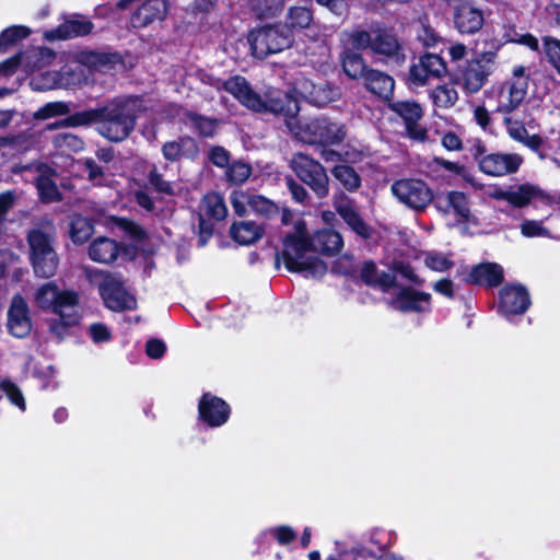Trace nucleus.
<instances>
[{
  "label": "nucleus",
  "instance_id": "nucleus-37",
  "mask_svg": "<svg viewBox=\"0 0 560 560\" xmlns=\"http://www.w3.org/2000/svg\"><path fill=\"white\" fill-rule=\"evenodd\" d=\"M343 72L353 80L364 79L366 65L361 55L351 50H345L340 57Z\"/></svg>",
  "mask_w": 560,
  "mask_h": 560
},
{
  "label": "nucleus",
  "instance_id": "nucleus-54",
  "mask_svg": "<svg viewBox=\"0 0 560 560\" xmlns=\"http://www.w3.org/2000/svg\"><path fill=\"white\" fill-rule=\"evenodd\" d=\"M277 208L276 205L270 201L269 199L259 196V195H253L250 194V211L264 214V215H270L273 212H276Z\"/></svg>",
  "mask_w": 560,
  "mask_h": 560
},
{
  "label": "nucleus",
  "instance_id": "nucleus-30",
  "mask_svg": "<svg viewBox=\"0 0 560 560\" xmlns=\"http://www.w3.org/2000/svg\"><path fill=\"white\" fill-rule=\"evenodd\" d=\"M92 23L86 20H69L58 26L56 30L45 33L48 40L68 39L77 36H83L92 31Z\"/></svg>",
  "mask_w": 560,
  "mask_h": 560
},
{
  "label": "nucleus",
  "instance_id": "nucleus-63",
  "mask_svg": "<svg viewBox=\"0 0 560 560\" xmlns=\"http://www.w3.org/2000/svg\"><path fill=\"white\" fill-rule=\"evenodd\" d=\"M166 350L165 343L160 339H151L147 342V354L152 359H160Z\"/></svg>",
  "mask_w": 560,
  "mask_h": 560
},
{
  "label": "nucleus",
  "instance_id": "nucleus-3",
  "mask_svg": "<svg viewBox=\"0 0 560 560\" xmlns=\"http://www.w3.org/2000/svg\"><path fill=\"white\" fill-rule=\"evenodd\" d=\"M35 302L40 308L51 310L58 315L60 323L50 326L51 331L58 337H62L66 328L75 325L80 319L78 294L70 290H59L52 282L45 283L36 290Z\"/></svg>",
  "mask_w": 560,
  "mask_h": 560
},
{
  "label": "nucleus",
  "instance_id": "nucleus-7",
  "mask_svg": "<svg viewBox=\"0 0 560 560\" xmlns=\"http://www.w3.org/2000/svg\"><path fill=\"white\" fill-rule=\"evenodd\" d=\"M453 11V24L462 35L477 34L485 24V0H445Z\"/></svg>",
  "mask_w": 560,
  "mask_h": 560
},
{
  "label": "nucleus",
  "instance_id": "nucleus-38",
  "mask_svg": "<svg viewBox=\"0 0 560 560\" xmlns=\"http://www.w3.org/2000/svg\"><path fill=\"white\" fill-rule=\"evenodd\" d=\"M430 98L440 108H450L458 100V93L453 84H441L430 91Z\"/></svg>",
  "mask_w": 560,
  "mask_h": 560
},
{
  "label": "nucleus",
  "instance_id": "nucleus-33",
  "mask_svg": "<svg viewBox=\"0 0 560 560\" xmlns=\"http://www.w3.org/2000/svg\"><path fill=\"white\" fill-rule=\"evenodd\" d=\"M34 272L42 278L52 277L59 265V259L55 250H48L43 254L31 255Z\"/></svg>",
  "mask_w": 560,
  "mask_h": 560
},
{
  "label": "nucleus",
  "instance_id": "nucleus-24",
  "mask_svg": "<svg viewBox=\"0 0 560 560\" xmlns=\"http://www.w3.org/2000/svg\"><path fill=\"white\" fill-rule=\"evenodd\" d=\"M120 247L109 237H97L89 246V257L100 264H109L118 257Z\"/></svg>",
  "mask_w": 560,
  "mask_h": 560
},
{
  "label": "nucleus",
  "instance_id": "nucleus-41",
  "mask_svg": "<svg viewBox=\"0 0 560 560\" xmlns=\"http://www.w3.org/2000/svg\"><path fill=\"white\" fill-rule=\"evenodd\" d=\"M335 178L348 190H357L361 185L358 173L348 165H337L332 168Z\"/></svg>",
  "mask_w": 560,
  "mask_h": 560
},
{
  "label": "nucleus",
  "instance_id": "nucleus-11",
  "mask_svg": "<svg viewBox=\"0 0 560 560\" xmlns=\"http://www.w3.org/2000/svg\"><path fill=\"white\" fill-rule=\"evenodd\" d=\"M390 189L400 202L415 210L424 209L433 199L431 189L420 179L396 180Z\"/></svg>",
  "mask_w": 560,
  "mask_h": 560
},
{
  "label": "nucleus",
  "instance_id": "nucleus-46",
  "mask_svg": "<svg viewBox=\"0 0 560 560\" xmlns=\"http://www.w3.org/2000/svg\"><path fill=\"white\" fill-rule=\"evenodd\" d=\"M71 108L68 103L65 102H50L38 108L34 113L35 119L45 120L56 116H65L70 114Z\"/></svg>",
  "mask_w": 560,
  "mask_h": 560
},
{
  "label": "nucleus",
  "instance_id": "nucleus-20",
  "mask_svg": "<svg viewBox=\"0 0 560 560\" xmlns=\"http://www.w3.org/2000/svg\"><path fill=\"white\" fill-rule=\"evenodd\" d=\"M529 304V294L523 285H505L500 291V311L504 315L523 314Z\"/></svg>",
  "mask_w": 560,
  "mask_h": 560
},
{
  "label": "nucleus",
  "instance_id": "nucleus-21",
  "mask_svg": "<svg viewBox=\"0 0 560 560\" xmlns=\"http://www.w3.org/2000/svg\"><path fill=\"white\" fill-rule=\"evenodd\" d=\"M199 415L210 427H220L228 421L230 407L221 398L205 394L199 402Z\"/></svg>",
  "mask_w": 560,
  "mask_h": 560
},
{
  "label": "nucleus",
  "instance_id": "nucleus-60",
  "mask_svg": "<svg viewBox=\"0 0 560 560\" xmlns=\"http://www.w3.org/2000/svg\"><path fill=\"white\" fill-rule=\"evenodd\" d=\"M210 161L218 167H228L230 155L222 147H214L209 152Z\"/></svg>",
  "mask_w": 560,
  "mask_h": 560
},
{
  "label": "nucleus",
  "instance_id": "nucleus-44",
  "mask_svg": "<svg viewBox=\"0 0 560 560\" xmlns=\"http://www.w3.org/2000/svg\"><path fill=\"white\" fill-rule=\"evenodd\" d=\"M31 30L23 25H13L3 30L0 34V51H4L9 46L26 38Z\"/></svg>",
  "mask_w": 560,
  "mask_h": 560
},
{
  "label": "nucleus",
  "instance_id": "nucleus-50",
  "mask_svg": "<svg viewBox=\"0 0 560 560\" xmlns=\"http://www.w3.org/2000/svg\"><path fill=\"white\" fill-rule=\"evenodd\" d=\"M38 194L44 201H55L59 198V192L54 180L43 174L36 179Z\"/></svg>",
  "mask_w": 560,
  "mask_h": 560
},
{
  "label": "nucleus",
  "instance_id": "nucleus-26",
  "mask_svg": "<svg viewBox=\"0 0 560 560\" xmlns=\"http://www.w3.org/2000/svg\"><path fill=\"white\" fill-rule=\"evenodd\" d=\"M347 136V128L343 124L319 116L318 143L322 145H334L341 143Z\"/></svg>",
  "mask_w": 560,
  "mask_h": 560
},
{
  "label": "nucleus",
  "instance_id": "nucleus-12",
  "mask_svg": "<svg viewBox=\"0 0 560 560\" xmlns=\"http://www.w3.org/2000/svg\"><path fill=\"white\" fill-rule=\"evenodd\" d=\"M497 55L492 51L480 54L471 60L463 73V88L468 93H477L494 70Z\"/></svg>",
  "mask_w": 560,
  "mask_h": 560
},
{
  "label": "nucleus",
  "instance_id": "nucleus-47",
  "mask_svg": "<svg viewBox=\"0 0 560 560\" xmlns=\"http://www.w3.org/2000/svg\"><path fill=\"white\" fill-rule=\"evenodd\" d=\"M347 40L351 45L352 48L358 50H364L372 47L374 28L371 31H365L362 28H355L347 34Z\"/></svg>",
  "mask_w": 560,
  "mask_h": 560
},
{
  "label": "nucleus",
  "instance_id": "nucleus-59",
  "mask_svg": "<svg viewBox=\"0 0 560 560\" xmlns=\"http://www.w3.org/2000/svg\"><path fill=\"white\" fill-rule=\"evenodd\" d=\"M270 533L280 545H287L296 538V533L289 526L275 527Z\"/></svg>",
  "mask_w": 560,
  "mask_h": 560
},
{
  "label": "nucleus",
  "instance_id": "nucleus-23",
  "mask_svg": "<svg viewBox=\"0 0 560 560\" xmlns=\"http://www.w3.org/2000/svg\"><path fill=\"white\" fill-rule=\"evenodd\" d=\"M364 86L380 98L389 100L394 92L395 81L382 71L369 69L364 75Z\"/></svg>",
  "mask_w": 560,
  "mask_h": 560
},
{
  "label": "nucleus",
  "instance_id": "nucleus-49",
  "mask_svg": "<svg viewBox=\"0 0 560 560\" xmlns=\"http://www.w3.org/2000/svg\"><path fill=\"white\" fill-rule=\"evenodd\" d=\"M424 265L436 272H444L453 267L452 259L442 253L427 252L423 259Z\"/></svg>",
  "mask_w": 560,
  "mask_h": 560
},
{
  "label": "nucleus",
  "instance_id": "nucleus-61",
  "mask_svg": "<svg viewBox=\"0 0 560 560\" xmlns=\"http://www.w3.org/2000/svg\"><path fill=\"white\" fill-rule=\"evenodd\" d=\"M84 166L88 172L89 179L94 182L97 185H101L104 179V172L101 166H98L93 160L86 159L84 161Z\"/></svg>",
  "mask_w": 560,
  "mask_h": 560
},
{
  "label": "nucleus",
  "instance_id": "nucleus-43",
  "mask_svg": "<svg viewBox=\"0 0 560 560\" xmlns=\"http://www.w3.org/2000/svg\"><path fill=\"white\" fill-rule=\"evenodd\" d=\"M70 234L74 243L82 244L93 234V225L88 219L75 217L71 221Z\"/></svg>",
  "mask_w": 560,
  "mask_h": 560
},
{
  "label": "nucleus",
  "instance_id": "nucleus-13",
  "mask_svg": "<svg viewBox=\"0 0 560 560\" xmlns=\"http://www.w3.org/2000/svg\"><path fill=\"white\" fill-rule=\"evenodd\" d=\"M446 71L442 58L438 55L428 54L422 56L409 69V82L415 86L429 84L431 80L441 78Z\"/></svg>",
  "mask_w": 560,
  "mask_h": 560
},
{
  "label": "nucleus",
  "instance_id": "nucleus-15",
  "mask_svg": "<svg viewBox=\"0 0 560 560\" xmlns=\"http://www.w3.org/2000/svg\"><path fill=\"white\" fill-rule=\"evenodd\" d=\"M523 162L517 153H490L479 160V168L487 175L501 177L516 173Z\"/></svg>",
  "mask_w": 560,
  "mask_h": 560
},
{
  "label": "nucleus",
  "instance_id": "nucleus-35",
  "mask_svg": "<svg viewBox=\"0 0 560 560\" xmlns=\"http://www.w3.org/2000/svg\"><path fill=\"white\" fill-rule=\"evenodd\" d=\"M337 212L358 235L366 238L370 236V229L362 220L355 208L351 203H339L336 206Z\"/></svg>",
  "mask_w": 560,
  "mask_h": 560
},
{
  "label": "nucleus",
  "instance_id": "nucleus-2",
  "mask_svg": "<svg viewBox=\"0 0 560 560\" xmlns=\"http://www.w3.org/2000/svg\"><path fill=\"white\" fill-rule=\"evenodd\" d=\"M148 109L147 102L138 96H122L96 109L75 113L67 124L90 125L97 122L98 133L113 142L129 137L136 126L137 118Z\"/></svg>",
  "mask_w": 560,
  "mask_h": 560
},
{
  "label": "nucleus",
  "instance_id": "nucleus-57",
  "mask_svg": "<svg viewBox=\"0 0 560 560\" xmlns=\"http://www.w3.org/2000/svg\"><path fill=\"white\" fill-rule=\"evenodd\" d=\"M194 127L206 137H210L215 131V122L212 119L197 116V115H190L189 116Z\"/></svg>",
  "mask_w": 560,
  "mask_h": 560
},
{
  "label": "nucleus",
  "instance_id": "nucleus-22",
  "mask_svg": "<svg viewBox=\"0 0 560 560\" xmlns=\"http://www.w3.org/2000/svg\"><path fill=\"white\" fill-rule=\"evenodd\" d=\"M54 240L55 228L50 221H45L40 225L32 229L27 234L31 255L55 250L52 245Z\"/></svg>",
  "mask_w": 560,
  "mask_h": 560
},
{
  "label": "nucleus",
  "instance_id": "nucleus-1",
  "mask_svg": "<svg viewBox=\"0 0 560 560\" xmlns=\"http://www.w3.org/2000/svg\"><path fill=\"white\" fill-rule=\"evenodd\" d=\"M342 246L343 240L338 232L325 229L310 238L305 223L299 221L295 223V232L284 238L282 252L276 254V267L278 268L280 260H283L285 268L291 272L319 278L326 273L327 265L315 253L334 255Z\"/></svg>",
  "mask_w": 560,
  "mask_h": 560
},
{
  "label": "nucleus",
  "instance_id": "nucleus-4",
  "mask_svg": "<svg viewBox=\"0 0 560 560\" xmlns=\"http://www.w3.org/2000/svg\"><path fill=\"white\" fill-rule=\"evenodd\" d=\"M210 84L217 90H225L232 94L241 104L257 113H278L283 109L284 93L278 90H268L265 98L254 92L241 75L232 77L225 81L221 79L210 80Z\"/></svg>",
  "mask_w": 560,
  "mask_h": 560
},
{
  "label": "nucleus",
  "instance_id": "nucleus-5",
  "mask_svg": "<svg viewBox=\"0 0 560 560\" xmlns=\"http://www.w3.org/2000/svg\"><path fill=\"white\" fill-rule=\"evenodd\" d=\"M284 95L283 109L277 114L284 116L285 127L289 132L298 141L311 145L317 144L319 117H298L296 114L300 110L298 101L291 94L284 93Z\"/></svg>",
  "mask_w": 560,
  "mask_h": 560
},
{
  "label": "nucleus",
  "instance_id": "nucleus-55",
  "mask_svg": "<svg viewBox=\"0 0 560 560\" xmlns=\"http://www.w3.org/2000/svg\"><path fill=\"white\" fill-rule=\"evenodd\" d=\"M16 198V194L12 190L0 194V235L3 232L5 217L15 205Z\"/></svg>",
  "mask_w": 560,
  "mask_h": 560
},
{
  "label": "nucleus",
  "instance_id": "nucleus-32",
  "mask_svg": "<svg viewBox=\"0 0 560 560\" xmlns=\"http://www.w3.org/2000/svg\"><path fill=\"white\" fill-rule=\"evenodd\" d=\"M470 280L477 284L497 287L503 280V269L493 262L480 264L471 270Z\"/></svg>",
  "mask_w": 560,
  "mask_h": 560
},
{
  "label": "nucleus",
  "instance_id": "nucleus-39",
  "mask_svg": "<svg viewBox=\"0 0 560 560\" xmlns=\"http://www.w3.org/2000/svg\"><path fill=\"white\" fill-rule=\"evenodd\" d=\"M205 213L215 220H223L228 214V208L223 197L218 192H209L202 199Z\"/></svg>",
  "mask_w": 560,
  "mask_h": 560
},
{
  "label": "nucleus",
  "instance_id": "nucleus-64",
  "mask_svg": "<svg viewBox=\"0 0 560 560\" xmlns=\"http://www.w3.org/2000/svg\"><path fill=\"white\" fill-rule=\"evenodd\" d=\"M435 162L439 165H441L442 167H444L445 170H447L452 173H455V174L462 176L464 179L470 182V175L464 166H462L457 163L451 162V161L443 160V159H435Z\"/></svg>",
  "mask_w": 560,
  "mask_h": 560
},
{
  "label": "nucleus",
  "instance_id": "nucleus-16",
  "mask_svg": "<svg viewBox=\"0 0 560 560\" xmlns=\"http://www.w3.org/2000/svg\"><path fill=\"white\" fill-rule=\"evenodd\" d=\"M535 201L544 206H552L556 203V198L541 189L538 185L530 183H523L511 186L509 205L512 207L525 208L529 205H533Z\"/></svg>",
  "mask_w": 560,
  "mask_h": 560
},
{
  "label": "nucleus",
  "instance_id": "nucleus-58",
  "mask_svg": "<svg viewBox=\"0 0 560 560\" xmlns=\"http://www.w3.org/2000/svg\"><path fill=\"white\" fill-rule=\"evenodd\" d=\"M89 334L95 343L108 341L112 337L108 327L102 323H94L89 327Z\"/></svg>",
  "mask_w": 560,
  "mask_h": 560
},
{
  "label": "nucleus",
  "instance_id": "nucleus-29",
  "mask_svg": "<svg viewBox=\"0 0 560 560\" xmlns=\"http://www.w3.org/2000/svg\"><path fill=\"white\" fill-rule=\"evenodd\" d=\"M166 12L165 0H147L135 13L132 21L137 26H147L155 20H163Z\"/></svg>",
  "mask_w": 560,
  "mask_h": 560
},
{
  "label": "nucleus",
  "instance_id": "nucleus-51",
  "mask_svg": "<svg viewBox=\"0 0 560 560\" xmlns=\"http://www.w3.org/2000/svg\"><path fill=\"white\" fill-rule=\"evenodd\" d=\"M520 230L524 237H550V231L539 220H524Z\"/></svg>",
  "mask_w": 560,
  "mask_h": 560
},
{
  "label": "nucleus",
  "instance_id": "nucleus-34",
  "mask_svg": "<svg viewBox=\"0 0 560 560\" xmlns=\"http://www.w3.org/2000/svg\"><path fill=\"white\" fill-rule=\"evenodd\" d=\"M232 238L241 245H249L258 241L262 235L261 228L249 221L234 223L231 226Z\"/></svg>",
  "mask_w": 560,
  "mask_h": 560
},
{
  "label": "nucleus",
  "instance_id": "nucleus-28",
  "mask_svg": "<svg viewBox=\"0 0 560 560\" xmlns=\"http://www.w3.org/2000/svg\"><path fill=\"white\" fill-rule=\"evenodd\" d=\"M313 14L310 9L305 7L290 8L287 18V25L291 30L308 28L307 36L317 38L320 33V26L312 25Z\"/></svg>",
  "mask_w": 560,
  "mask_h": 560
},
{
  "label": "nucleus",
  "instance_id": "nucleus-17",
  "mask_svg": "<svg viewBox=\"0 0 560 560\" xmlns=\"http://www.w3.org/2000/svg\"><path fill=\"white\" fill-rule=\"evenodd\" d=\"M371 51L396 65L405 61L402 48L394 33L388 30L375 27Z\"/></svg>",
  "mask_w": 560,
  "mask_h": 560
},
{
  "label": "nucleus",
  "instance_id": "nucleus-45",
  "mask_svg": "<svg viewBox=\"0 0 560 560\" xmlns=\"http://www.w3.org/2000/svg\"><path fill=\"white\" fill-rule=\"evenodd\" d=\"M252 174L249 164L236 161L229 164L226 167L225 176L229 183L233 185H241L245 183Z\"/></svg>",
  "mask_w": 560,
  "mask_h": 560
},
{
  "label": "nucleus",
  "instance_id": "nucleus-56",
  "mask_svg": "<svg viewBox=\"0 0 560 560\" xmlns=\"http://www.w3.org/2000/svg\"><path fill=\"white\" fill-rule=\"evenodd\" d=\"M314 88H315V82H313L311 79L306 78L305 75H300V77L295 78V80H294L292 93L308 101Z\"/></svg>",
  "mask_w": 560,
  "mask_h": 560
},
{
  "label": "nucleus",
  "instance_id": "nucleus-14",
  "mask_svg": "<svg viewBox=\"0 0 560 560\" xmlns=\"http://www.w3.org/2000/svg\"><path fill=\"white\" fill-rule=\"evenodd\" d=\"M389 108L404 119L406 131L410 139L420 142L427 139V129L418 124L422 117V108L418 103L396 101L389 103Z\"/></svg>",
  "mask_w": 560,
  "mask_h": 560
},
{
  "label": "nucleus",
  "instance_id": "nucleus-27",
  "mask_svg": "<svg viewBox=\"0 0 560 560\" xmlns=\"http://www.w3.org/2000/svg\"><path fill=\"white\" fill-rule=\"evenodd\" d=\"M436 206L444 212H454L456 215L468 219L470 209L469 202L464 192L450 191L436 198Z\"/></svg>",
  "mask_w": 560,
  "mask_h": 560
},
{
  "label": "nucleus",
  "instance_id": "nucleus-40",
  "mask_svg": "<svg viewBox=\"0 0 560 560\" xmlns=\"http://www.w3.org/2000/svg\"><path fill=\"white\" fill-rule=\"evenodd\" d=\"M339 97V90L325 82L315 83L307 102L315 106H324Z\"/></svg>",
  "mask_w": 560,
  "mask_h": 560
},
{
  "label": "nucleus",
  "instance_id": "nucleus-19",
  "mask_svg": "<svg viewBox=\"0 0 560 560\" xmlns=\"http://www.w3.org/2000/svg\"><path fill=\"white\" fill-rule=\"evenodd\" d=\"M389 305L400 312H430L431 295L411 288H402L390 299Z\"/></svg>",
  "mask_w": 560,
  "mask_h": 560
},
{
  "label": "nucleus",
  "instance_id": "nucleus-42",
  "mask_svg": "<svg viewBox=\"0 0 560 560\" xmlns=\"http://www.w3.org/2000/svg\"><path fill=\"white\" fill-rule=\"evenodd\" d=\"M52 143L55 148L67 153L80 152L84 148L83 140L70 132L56 135L54 137Z\"/></svg>",
  "mask_w": 560,
  "mask_h": 560
},
{
  "label": "nucleus",
  "instance_id": "nucleus-6",
  "mask_svg": "<svg viewBox=\"0 0 560 560\" xmlns=\"http://www.w3.org/2000/svg\"><path fill=\"white\" fill-rule=\"evenodd\" d=\"M91 281L97 287L106 307L112 311L132 310L137 301L122 285L121 280L110 273H95Z\"/></svg>",
  "mask_w": 560,
  "mask_h": 560
},
{
  "label": "nucleus",
  "instance_id": "nucleus-8",
  "mask_svg": "<svg viewBox=\"0 0 560 560\" xmlns=\"http://www.w3.org/2000/svg\"><path fill=\"white\" fill-rule=\"evenodd\" d=\"M291 167L296 176L316 194L324 198L329 192V178L323 165L313 158L296 153L291 160Z\"/></svg>",
  "mask_w": 560,
  "mask_h": 560
},
{
  "label": "nucleus",
  "instance_id": "nucleus-53",
  "mask_svg": "<svg viewBox=\"0 0 560 560\" xmlns=\"http://www.w3.org/2000/svg\"><path fill=\"white\" fill-rule=\"evenodd\" d=\"M231 205L234 211L243 217L250 212V194L242 190H234L231 194Z\"/></svg>",
  "mask_w": 560,
  "mask_h": 560
},
{
  "label": "nucleus",
  "instance_id": "nucleus-18",
  "mask_svg": "<svg viewBox=\"0 0 560 560\" xmlns=\"http://www.w3.org/2000/svg\"><path fill=\"white\" fill-rule=\"evenodd\" d=\"M7 326L9 332L16 338H24L31 332L32 322L28 305L21 295L12 298L8 310Z\"/></svg>",
  "mask_w": 560,
  "mask_h": 560
},
{
  "label": "nucleus",
  "instance_id": "nucleus-31",
  "mask_svg": "<svg viewBox=\"0 0 560 560\" xmlns=\"http://www.w3.org/2000/svg\"><path fill=\"white\" fill-rule=\"evenodd\" d=\"M503 121L506 127L508 135L513 140L524 144L535 152L540 149L542 144L541 138L537 135H528L527 129L521 121L514 120L511 117H505Z\"/></svg>",
  "mask_w": 560,
  "mask_h": 560
},
{
  "label": "nucleus",
  "instance_id": "nucleus-52",
  "mask_svg": "<svg viewBox=\"0 0 560 560\" xmlns=\"http://www.w3.org/2000/svg\"><path fill=\"white\" fill-rule=\"evenodd\" d=\"M0 389L5 394L8 399L13 405H15L20 408V410H22V411L25 410L24 397L15 384H13L9 380H2V381H0Z\"/></svg>",
  "mask_w": 560,
  "mask_h": 560
},
{
  "label": "nucleus",
  "instance_id": "nucleus-36",
  "mask_svg": "<svg viewBox=\"0 0 560 560\" xmlns=\"http://www.w3.org/2000/svg\"><path fill=\"white\" fill-rule=\"evenodd\" d=\"M361 277L368 284L380 287L383 291H387L395 283V277L392 273L378 271L371 261L364 262Z\"/></svg>",
  "mask_w": 560,
  "mask_h": 560
},
{
  "label": "nucleus",
  "instance_id": "nucleus-62",
  "mask_svg": "<svg viewBox=\"0 0 560 560\" xmlns=\"http://www.w3.org/2000/svg\"><path fill=\"white\" fill-rule=\"evenodd\" d=\"M150 183L160 192L173 194L172 185L164 180L162 175H160L155 170L150 173Z\"/></svg>",
  "mask_w": 560,
  "mask_h": 560
},
{
  "label": "nucleus",
  "instance_id": "nucleus-9",
  "mask_svg": "<svg viewBox=\"0 0 560 560\" xmlns=\"http://www.w3.org/2000/svg\"><path fill=\"white\" fill-rule=\"evenodd\" d=\"M528 89V77L524 66L513 68L512 77L506 80L498 92V110L511 113L524 101Z\"/></svg>",
  "mask_w": 560,
  "mask_h": 560
},
{
  "label": "nucleus",
  "instance_id": "nucleus-48",
  "mask_svg": "<svg viewBox=\"0 0 560 560\" xmlns=\"http://www.w3.org/2000/svg\"><path fill=\"white\" fill-rule=\"evenodd\" d=\"M542 51L560 75V39L545 36L542 38Z\"/></svg>",
  "mask_w": 560,
  "mask_h": 560
},
{
  "label": "nucleus",
  "instance_id": "nucleus-25",
  "mask_svg": "<svg viewBox=\"0 0 560 560\" xmlns=\"http://www.w3.org/2000/svg\"><path fill=\"white\" fill-rule=\"evenodd\" d=\"M198 152L196 141L189 137L168 141L162 147L163 156L168 161H178L183 158L194 159Z\"/></svg>",
  "mask_w": 560,
  "mask_h": 560
},
{
  "label": "nucleus",
  "instance_id": "nucleus-10",
  "mask_svg": "<svg viewBox=\"0 0 560 560\" xmlns=\"http://www.w3.org/2000/svg\"><path fill=\"white\" fill-rule=\"evenodd\" d=\"M249 43L254 56L262 59L269 54H276L290 47L292 38L288 32L278 26H266L252 32Z\"/></svg>",
  "mask_w": 560,
  "mask_h": 560
}]
</instances>
